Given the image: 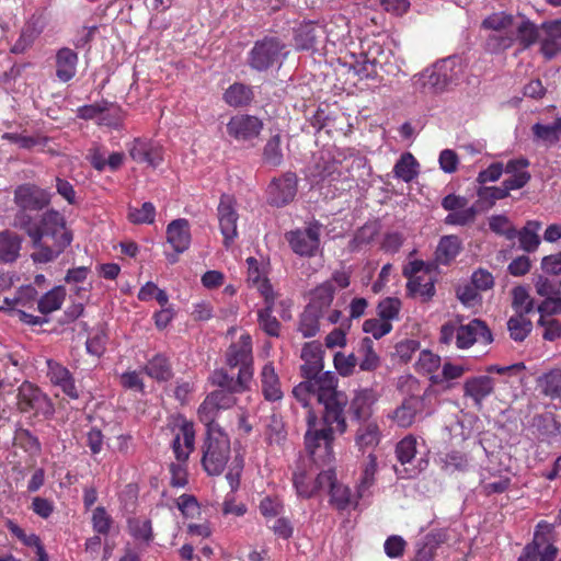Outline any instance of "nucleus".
Returning a JSON list of instances; mask_svg holds the SVG:
<instances>
[{
	"label": "nucleus",
	"instance_id": "nucleus-1",
	"mask_svg": "<svg viewBox=\"0 0 561 561\" xmlns=\"http://www.w3.org/2000/svg\"><path fill=\"white\" fill-rule=\"evenodd\" d=\"M14 202L20 207L15 226L25 230L35 251L31 257L35 263H48L57 259L72 242V233L66 228L64 216L56 210L43 214L35 222L25 213L41 210L50 202V195L35 185L24 184L14 191Z\"/></svg>",
	"mask_w": 561,
	"mask_h": 561
},
{
	"label": "nucleus",
	"instance_id": "nucleus-2",
	"mask_svg": "<svg viewBox=\"0 0 561 561\" xmlns=\"http://www.w3.org/2000/svg\"><path fill=\"white\" fill-rule=\"evenodd\" d=\"M339 379L332 371L311 376L293 389V394L304 408H308L312 399L323 405V416L327 424H335L339 433L346 428L344 409L347 403L346 394L337 390Z\"/></svg>",
	"mask_w": 561,
	"mask_h": 561
},
{
	"label": "nucleus",
	"instance_id": "nucleus-3",
	"mask_svg": "<svg viewBox=\"0 0 561 561\" xmlns=\"http://www.w3.org/2000/svg\"><path fill=\"white\" fill-rule=\"evenodd\" d=\"M462 72L460 59L445 58L432 67L412 77L411 82L415 91L422 93H437L444 91L449 84L456 82Z\"/></svg>",
	"mask_w": 561,
	"mask_h": 561
},
{
	"label": "nucleus",
	"instance_id": "nucleus-4",
	"mask_svg": "<svg viewBox=\"0 0 561 561\" xmlns=\"http://www.w3.org/2000/svg\"><path fill=\"white\" fill-rule=\"evenodd\" d=\"M308 430L305 434L306 450L316 463H329L333 459V433L337 432L335 424H327L324 416L318 420L309 410L307 413Z\"/></svg>",
	"mask_w": 561,
	"mask_h": 561
},
{
	"label": "nucleus",
	"instance_id": "nucleus-5",
	"mask_svg": "<svg viewBox=\"0 0 561 561\" xmlns=\"http://www.w3.org/2000/svg\"><path fill=\"white\" fill-rule=\"evenodd\" d=\"M439 341L447 345L455 341L457 348L467 350L474 343H492L493 335L486 323L480 319H472L466 324L450 321L442 325Z\"/></svg>",
	"mask_w": 561,
	"mask_h": 561
},
{
	"label": "nucleus",
	"instance_id": "nucleus-6",
	"mask_svg": "<svg viewBox=\"0 0 561 561\" xmlns=\"http://www.w3.org/2000/svg\"><path fill=\"white\" fill-rule=\"evenodd\" d=\"M202 466L209 476H219L230 456V439L221 427H211L203 444Z\"/></svg>",
	"mask_w": 561,
	"mask_h": 561
},
{
	"label": "nucleus",
	"instance_id": "nucleus-7",
	"mask_svg": "<svg viewBox=\"0 0 561 561\" xmlns=\"http://www.w3.org/2000/svg\"><path fill=\"white\" fill-rule=\"evenodd\" d=\"M515 18L506 12H494L488 15L481 23L484 30L494 33L486 38V48L491 53H499L513 46L515 43Z\"/></svg>",
	"mask_w": 561,
	"mask_h": 561
},
{
	"label": "nucleus",
	"instance_id": "nucleus-8",
	"mask_svg": "<svg viewBox=\"0 0 561 561\" xmlns=\"http://www.w3.org/2000/svg\"><path fill=\"white\" fill-rule=\"evenodd\" d=\"M552 530L550 524L538 523L533 541L525 546L517 561H554L558 548L552 539Z\"/></svg>",
	"mask_w": 561,
	"mask_h": 561
},
{
	"label": "nucleus",
	"instance_id": "nucleus-9",
	"mask_svg": "<svg viewBox=\"0 0 561 561\" xmlns=\"http://www.w3.org/2000/svg\"><path fill=\"white\" fill-rule=\"evenodd\" d=\"M433 394L434 390L430 387L422 396L405 398L402 403L389 414V417L400 427H410L417 415H431L434 412V407L431 403Z\"/></svg>",
	"mask_w": 561,
	"mask_h": 561
},
{
	"label": "nucleus",
	"instance_id": "nucleus-10",
	"mask_svg": "<svg viewBox=\"0 0 561 561\" xmlns=\"http://www.w3.org/2000/svg\"><path fill=\"white\" fill-rule=\"evenodd\" d=\"M322 225L314 220L305 229H297L286 234L291 250L300 256H313L320 245Z\"/></svg>",
	"mask_w": 561,
	"mask_h": 561
},
{
	"label": "nucleus",
	"instance_id": "nucleus-11",
	"mask_svg": "<svg viewBox=\"0 0 561 561\" xmlns=\"http://www.w3.org/2000/svg\"><path fill=\"white\" fill-rule=\"evenodd\" d=\"M18 407L24 413L33 411L45 416L54 413V407L47 396L28 381H24L18 389Z\"/></svg>",
	"mask_w": 561,
	"mask_h": 561
},
{
	"label": "nucleus",
	"instance_id": "nucleus-12",
	"mask_svg": "<svg viewBox=\"0 0 561 561\" xmlns=\"http://www.w3.org/2000/svg\"><path fill=\"white\" fill-rule=\"evenodd\" d=\"M220 232L225 247H229L238 237L237 222L239 215L236 209V201L232 196L224 194L217 207Z\"/></svg>",
	"mask_w": 561,
	"mask_h": 561
},
{
	"label": "nucleus",
	"instance_id": "nucleus-13",
	"mask_svg": "<svg viewBox=\"0 0 561 561\" xmlns=\"http://www.w3.org/2000/svg\"><path fill=\"white\" fill-rule=\"evenodd\" d=\"M262 129V121L248 114H237L227 124L228 135L237 141H251L261 134Z\"/></svg>",
	"mask_w": 561,
	"mask_h": 561
},
{
	"label": "nucleus",
	"instance_id": "nucleus-14",
	"mask_svg": "<svg viewBox=\"0 0 561 561\" xmlns=\"http://www.w3.org/2000/svg\"><path fill=\"white\" fill-rule=\"evenodd\" d=\"M297 193V176L287 172L274 179L267 187V201L271 205L282 207L294 199Z\"/></svg>",
	"mask_w": 561,
	"mask_h": 561
},
{
	"label": "nucleus",
	"instance_id": "nucleus-15",
	"mask_svg": "<svg viewBox=\"0 0 561 561\" xmlns=\"http://www.w3.org/2000/svg\"><path fill=\"white\" fill-rule=\"evenodd\" d=\"M282 53V46L278 41L265 38L257 42L250 51V66L253 69L263 71L278 61Z\"/></svg>",
	"mask_w": 561,
	"mask_h": 561
},
{
	"label": "nucleus",
	"instance_id": "nucleus-16",
	"mask_svg": "<svg viewBox=\"0 0 561 561\" xmlns=\"http://www.w3.org/2000/svg\"><path fill=\"white\" fill-rule=\"evenodd\" d=\"M260 294L265 301V307L257 312L260 328L270 336H278L280 323L272 314L278 295L273 290V287L268 286L266 283L261 284Z\"/></svg>",
	"mask_w": 561,
	"mask_h": 561
},
{
	"label": "nucleus",
	"instance_id": "nucleus-17",
	"mask_svg": "<svg viewBox=\"0 0 561 561\" xmlns=\"http://www.w3.org/2000/svg\"><path fill=\"white\" fill-rule=\"evenodd\" d=\"M495 388V380L488 375L467 378L463 382V396L472 400L474 407L481 409L483 401L489 398Z\"/></svg>",
	"mask_w": 561,
	"mask_h": 561
},
{
	"label": "nucleus",
	"instance_id": "nucleus-18",
	"mask_svg": "<svg viewBox=\"0 0 561 561\" xmlns=\"http://www.w3.org/2000/svg\"><path fill=\"white\" fill-rule=\"evenodd\" d=\"M377 400L378 396L373 389L356 390L348 408L352 419L356 422L373 420V407Z\"/></svg>",
	"mask_w": 561,
	"mask_h": 561
},
{
	"label": "nucleus",
	"instance_id": "nucleus-19",
	"mask_svg": "<svg viewBox=\"0 0 561 561\" xmlns=\"http://www.w3.org/2000/svg\"><path fill=\"white\" fill-rule=\"evenodd\" d=\"M518 184L519 183L514 182H502L500 186L480 185L477 188L476 208L478 210H488L492 208L497 201L508 197L511 191L518 186Z\"/></svg>",
	"mask_w": 561,
	"mask_h": 561
},
{
	"label": "nucleus",
	"instance_id": "nucleus-20",
	"mask_svg": "<svg viewBox=\"0 0 561 561\" xmlns=\"http://www.w3.org/2000/svg\"><path fill=\"white\" fill-rule=\"evenodd\" d=\"M195 446V430L191 422L184 421L180 426L179 434L172 442V449L176 462H187Z\"/></svg>",
	"mask_w": 561,
	"mask_h": 561
},
{
	"label": "nucleus",
	"instance_id": "nucleus-21",
	"mask_svg": "<svg viewBox=\"0 0 561 561\" xmlns=\"http://www.w3.org/2000/svg\"><path fill=\"white\" fill-rule=\"evenodd\" d=\"M133 160L157 168L162 162L161 147L147 140L135 139L129 148Z\"/></svg>",
	"mask_w": 561,
	"mask_h": 561
},
{
	"label": "nucleus",
	"instance_id": "nucleus-22",
	"mask_svg": "<svg viewBox=\"0 0 561 561\" xmlns=\"http://www.w3.org/2000/svg\"><path fill=\"white\" fill-rule=\"evenodd\" d=\"M48 377L53 385L59 387L70 399H78L79 391L70 371L54 360H47Z\"/></svg>",
	"mask_w": 561,
	"mask_h": 561
},
{
	"label": "nucleus",
	"instance_id": "nucleus-23",
	"mask_svg": "<svg viewBox=\"0 0 561 561\" xmlns=\"http://www.w3.org/2000/svg\"><path fill=\"white\" fill-rule=\"evenodd\" d=\"M168 243L176 253H183L191 244L190 222L184 218L171 221L167 227Z\"/></svg>",
	"mask_w": 561,
	"mask_h": 561
},
{
	"label": "nucleus",
	"instance_id": "nucleus-24",
	"mask_svg": "<svg viewBox=\"0 0 561 561\" xmlns=\"http://www.w3.org/2000/svg\"><path fill=\"white\" fill-rule=\"evenodd\" d=\"M543 37L540 50L547 59L553 58L561 50V20L541 24Z\"/></svg>",
	"mask_w": 561,
	"mask_h": 561
},
{
	"label": "nucleus",
	"instance_id": "nucleus-25",
	"mask_svg": "<svg viewBox=\"0 0 561 561\" xmlns=\"http://www.w3.org/2000/svg\"><path fill=\"white\" fill-rule=\"evenodd\" d=\"M262 393L267 401H277L283 398L282 382L273 363H266L261 370Z\"/></svg>",
	"mask_w": 561,
	"mask_h": 561
},
{
	"label": "nucleus",
	"instance_id": "nucleus-26",
	"mask_svg": "<svg viewBox=\"0 0 561 561\" xmlns=\"http://www.w3.org/2000/svg\"><path fill=\"white\" fill-rule=\"evenodd\" d=\"M355 444L360 450L375 448L381 439V432L375 420L357 422Z\"/></svg>",
	"mask_w": 561,
	"mask_h": 561
},
{
	"label": "nucleus",
	"instance_id": "nucleus-27",
	"mask_svg": "<svg viewBox=\"0 0 561 561\" xmlns=\"http://www.w3.org/2000/svg\"><path fill=\"white\" fill-rule=\"evenodd\" d=\"M227 364L230 367L252 364V340L249 334L240 336L237 343L230 345L227 351Z\"/></svg>",
	"mask_w": 561,
	"mask_h": 561
},
{
	"label": "nucleus",
	"instance_id": "nucleus-28",
	"mask_svg": "<svg viewBox=\"0 0 561 561\" xmlns=\"http://www.w3.org/2000/svg\"><path fill=\"white\" fill-rule=\"evenodd\" d=\"M324 35L321 24L307 22L301 24L295 33V45L298 49H313L318 41Z\"/></svg>",
	"mask_w": 561,
	"mask_h": 561
},
{
	"label": "nucleus",
	"instance_id": "nucleus-29",
	"mask_svg": "<svg viewBox=\"0 0 561 561\" xmlns=\"http://www.w3.org/2000/svg\"><path fill=\"white\" fill-rule=\"evenodd\" d=\"M78 54L68 47L56 53V76L61 82L70 81L77 72Z\"/></svg>",
	"mask_w": 561,
	"mask_h": 561
},
{
	"label": "nucleus",
	"instance_id": "nucleus-30",
	"mask_svg": "<svg viewBox=\"0 0 561 561\" xmlns=\"http://www.w3.org/2000/svg\"><path fill=\"white\" fill-rule=\"evenodd\" d=\"M301 374L307 379L311 376L320 374L322 368V351L321 346L316 342L306 343L301 350Z\"/></svg>",
	"mask_w": 561,
	"mask_h": 561
},
{
	"label": "nucleus",
	"instance_id": "nucleus-31",
	"mask_svg": "<svg viewBox=\"0 0 561 561\" xmlns=\"http://www.w3.org/2000/svg\"><path fill=\"white\" fill-rule=\"evenodd\" d=\"M377 457L369 454L363 465L360 477L356 484L357 497L366 499L371 495V488L376 482Z\"/></svg>",
	"mask_w": 561,
	"mask_h": 561
},
{
	"label": "nucleus",
	"instance_id": "nucleus-32",
	"mask_svg": "<svg viewBox=\"0 0 561 561\" xmlns=\"http://www.w3.org/2000/svg\"><path fill=\"white\" fill-rule=\"evenodd\" d=\"M541 229V222L538 220H528L526 225L517 230V236L519 241V248L527 252H535L540 245V237L539 231Z\"/></svg>",
	"mask_w": 561,
	"mask_h": 561
},
{
	"label": "nucleus",
	"instance_id": "nucleus-33",
	"mask_svg": "<svg viewBox=\"0 0 561 561\" xmlns=\"http://www.w3.org/2000/svg\"><path fill=\"white\" fill-rule=\"evenodd\" d=\"M460 250L461 241L457 236H444L437 244L435 261L438 264L447 265L459 254Z\"/></svg>",
	"mask_w": 561,
	"mask_h": 561
},
{
	"label": "nucleus",
	"instance_id": "nucleus-34",
	"mask_svg": "<svg viewBox=\"0 0 561 561\" xmlns=\"http://www.w3.org/2000/svg\"><path fill=\"white\" fill-rule=\"evenodd\" d=\"M334 298V287L331 282H324L310 293L308 308L323 314L329 309Z\"/></svg>",
	"mask_w": 561,
	"mask_h": 561
},
{
	"label": "nucleus",
	"instance_id": "nucleus-35",
	"mask_svg": "<svg viewBox=\"0 0 561 561\" xmlns=\"http://www.w3.org/2000/svg\"><path fill=\"white\" fill-rule=\"evenodd\" d=\"M22 239L13 231L0 232V261L4 263L14 262L20 254Z\"/></svg>",
	"mask_w": 561,
	"mask_h": 561
},
{
	"label": "nucleus",
	"instance_id": "nucleus-36",
	"mask_svg": "<svg viewBox=\"0 0 561 561\" xmlns=\"http://www.w3.org/2000/svg\"><path fill=\"white\" fill-rule=\"evenodd\" d=\"M37 291L32 285L21 286L13 298L5 297L3 310H21L20 308H32L36 301Z\"/></svg>",
	"mask_w": 561,
	"mask_h": 561
},
{
	"label": "nucleus",
	"instance_id": "nucleus-37",
	"mask_svg": "<svg viewBox=\"0 0 561 561\" xmlns=\"http://www.w3.org/2000/svg\"><path fill=\"white\" fill-rule=\"evenodd\" d=\"M529 162L527 159L518 158L512 159L504 165V172L510 176L503 182L519 183L513 191L523 188L530 180V174L527 171Z\"/></svg>",
	"mask_w": 561,
	"mask_h": 561
},
{
	"label": "nucleus",
	"instance_id": "nucleus-38",
	"mask_svg": "<svg viewBox=\"0 0 561 561\" xmlns=\"http://www.w3.org/2000/svg\"><path fill=\"white\" fill-rule=\"evenodd\" d=\"M330 504L339 511H344L350 507H356L359 497L357 493L353 495L351 489L347 485L340 483L337 480L329 492Z\"/></svg>",
	"mask_w": 561,
	"mask_h": 561
},
{
	"label": "nucleus",
	"instance_id": "nucleus-39",
	"mask_svg": "<svg viewBox=\"0 0 561 561\" xmlns=\"http://www.w3.org/2000/svg\"><path fill=\"white\" fill-rule=\"evenodd\" d=\"M254 98L251 87L240 82L231 84L224 93L225 102L233 107H242L249 105Z\"/></svg>",
	"mask_w": 561,
	"mask_h": 561
},
{
	"label": "nucleus",
	"instance_id": "nucleus-40",
	"mask_svg": "<svg viewBox=\"0 0 561 561\" xmlns=\"http://www.w3.org/2000/svg\"><path fill=\"white\" fill-rule=\"evenodd\" d=\"M43 31L42 25H39L36 21H30L27 22L14 43V45L11 48V51L14 54H23L36 41V38L41 35Z\"/></svg>",
	"mask_w": 561,
	"mask_h": 561
},
{
	"label": "nucleus",
	"instance_id": "nucleus-41",
	"mask_svg": "<svg viewBox=\"0 0 561 561\" xmlns=\"http://www.w3.org/2000/svg\"><path fill=\"white\" fill-rule=\"evenodd\" d=\"M66 299L64 286H55L37 300V309L42 314H49L59 310Z\"/></svg>",
	"mask_w": 561,
	"mask_h": 561
},
{
	"label": "nucleus",
	"instance_id": "nucleus-42",
	"mask_svg": "<svg viewBox=\"0 0 561 561\" xmlns=\"http://www.w3.org/2000/svg\"><path fill=\"white\" fill-rule=\"evenodd\" d=\"M513 30L515 42L518 41L524 49L529 48L539 39V28L525 16L519 23H515Z\"/></svg>",
	"mask_w": 561,
	"mask_h": 561
},
{
	"label": "nucleus",
	"instance_id": "nucleus-43",
	"mask_svg": "<svg viewBox=\"0 0 561 561\" xmlns=\"http://www.w3.org/2000/svg\"><path fill=\"white\" fill-rule=\"evenodd\" d=\"M396 178L405 183L413 181L419 174V162L412 153L405 152L397 161L393 168Z\"/></svg>",
	"mask_w": 561,
	"mask_h": 561
},
{
	"label": "nucleus",
	"instance_id": "nucleus-44",
	"mask_svg": "<svg viewBox=\"0 0 561 561\" xmlns=\"http://www.w3.org/2000/svg\"><path fill=\"white\" fill-rule=\"evenodd\" d=\"M145 371L149 377L158 381H167L172 377L169 359L161 354L156 355L147 363Z\"/></svg>",
	"mask_w": 561,
	"mask_h": 561
},
{
	"label": "nucleus",
	"instance_id": "nucleus-45",
	"mask_svg": "<svg viewBox=\"0 0 561 561\" xmlns=\"http://www.w3.org/2000/svg\"><path fill=\"white\" fill-rule=\"evenodd\" d=\"M510 336L515 342H523L531 332L533 323L523 314H514L507 321Z\"/></svg>",
	"mask_w": 561,
	"mask_h": 561
},
{
	"label": "nucleus",
	"instance_id": "nucleus-46",
	"mask_svg": "<svg viewBox=\"0 0 561 561\" xmlns=\"http://www.w3.org/2000/svg\"><path fill=\"white\" fill-rule=\"evenodd\" d=\"M327 39L332 44L342 42L348 35V26L345 16L339 14L330 22L322 25Z\"/></svg>",
	"mask_w": 561,
	"mask_h": 561
},
{
	"label": "nucleus",
	"instance_id": "nucleus-47",
	"mask_svg": "<svg viewBox=\"0 0 561 561\" xmlns=\"http://www.w3.org/2000/svg\"><path fill=\"white\" fill-rule=\"evenodd\" d=\"M220 411L221 409L218 407L217 402H215V400L211 398L209 393L202 402L197 411L198 419L202 423L205 424L207 432L211 427H220L215 422Z\"/></svg>",
	"mask_w": 561,
	"mask_h": 561
},
{
	"label": "nucleus",
	"instance_id": "nucleus-48",
	"mask_svg": "<svg viewBox=\"0 0 561 561\" xmlns=\"http://www.w3.org/2000/svg\"><path fill=\"white\" fill-rule=\"evenodd\" d=\"M533 131L536 138L553 144L561 137V117L556 118L551 124H535Z\"/></svg>",
	"mask_w": 561,
	"mask_h": 561
},
{
	"label": "nucleus",
	"instance_id": "nucleus-49",
	"mask_svg": "<svg viewBox=\"0 0 561 561\" xmlns=\"http://www.w3.org/2000/svg\"><path fill=\"white\" fill-rule=\"evenodd\" d=\"M512 307L515 314L528 316L534 311V300L530 298L527 289L523 286H517L512 291Z\"/></svg>",
	"mask_w": 561,
	"mask_h": 561
},
{
	"label": "nucleus",
	"instance_id": "nucleus-50",
	"mask_svg": "<svg viewBox=\"0 0 561 561\" xmlns=\"http://www.w3.org/2000/svg\"><path fill=\"white\" fill-rule=\"evenodd\" d=\"M322 316L323 314L312 310L311 308L306 307L300 316L298 325V331L304 337H312L318 333L320 329L319 319Z\"/></svg>",
	"mask_w": 561,
	"mask_h": 561
},
{
	"label": "nucleus",
	"instance_id": "nucleus-51",
	"mask_svg": "<svg viewBox=\"0 0 561 561\" xmlns=\"http://www.w3.org/2000/svg\"><path fill=\"white\" fill-rule=\"evenodd\" d=\"M467 371H469L468 366L445 362L442 365V371L438 375H432L430 380L433 385H442L460 378Z\"/></svg>",
	"mask_w": 561,
	"mask_h": 561
},
{
	"label": "nucleus",
	"instance_id": "nucleus-52",
	"mask_svg": "<svg viewBox=\"0 0 561 561\" xmlns=\"http://www.w3.org/2000/svg\"><path fill=\"white\" fill-rule=\"evenodd\" d=\"M407 291L410 296H420L423 301H428L435 295V285L433 279L424 282L422 277L411 279L407 283Z\"/></svg>",
	"mask_w": 561,
	"mask_h": 561
},
{
	"label": "nucleus",
	"instance_id": "nucleus-53",
	"mask_svg": "<svg viewBox=\"0 0 561 561\" xmlns=\"http://www.w3.org/2000/svg\"><path fill=\"white\" fill-rule=\"evenodd\" d=\"M440 366V357L427 350H424L420 353L415 363L416 370L419 373L430 375V377L432 375H438L437 371Z\"/></svg>",
	"mask_w": 561,
	"mask_h": 561
},
{
	"label": "nucleus",
	"instance_id": "nucleus-54",
	"mask_svg": "<svg viewBox=\"0 0 561 561\" xmlns=\"http://www.w3.org/2000/svg\"><path fill=\"white\" fill-rule=\"evenodd\" d=\"M416 438L408 435L396 446V455L402 466L411 465L416 455Z\"/></svg>",
	"mask_w": 561,
	"mask_h": 561
},
{
	"label": "nucleus",
	"instance_id": "nucleus-55",
	"mask_svg": "<svg viewBox=\"0 0 561 561\" xmlns=\"http://www.w3.org/2000/svg\"><path fill=\"white\" fill-rule=\"evenodd\" d=\"M490 229L507 240H514L517 236V229L505 215H494L489 218Z\"/></svg>",
	"mask_w": 561,
	"mask_h": 561
},
{
	"label": "nucleus",
	"instance_id": "nucleus-56",
	"mask_svg": "<svg viewBox=\"0 0 561 561\" xmlns=\"http://www.w3.org/2000/svg\"><path fill=\"white\" fill-rule=\"evenodd\" d=\"M401 310V301L398 298L387 297L382 299L377 307V313L380 319L391 323L393 320L399 319Z\"/></svg>",
	"mask_w": 561,
	"mask_h": 561
},
{
	"label": "nucleus",
	"instance_id": "nucleus-57",
	"mask_svg": "<svg viewBox=\"0 0 561 561\" xmlns=\"http://www.w3.org/2000/svg\"><path fill=\"white\" fill-rule=\"evenodd\" d=\"M128 530L137 540L149 542L152 539V527L149 519L130 518L128 520Z\"/></svg>",
	"mask_w": 561,
	"mask_h": 561
},
{
	"label": "nucleus",
	"instance_id": "nucleus-58",
	"mask_svg": "<svg viewBox=\"0 0 561 561\" xmlns=\"http://www.w3.org/2000/svg\"><path fill=\"white\" fill-rule=\"evenodd\" d=\"M376 58H369L367 54L350 65V69L359 77V79L371 78L376 75Z\"/></svg>",
	"mask_w": 561,
	"mask_h": 561
},
{
	"label": "nucleus",
	"instance_id": "nucleus-59",
	"mask_svg": "<svg viewBox=\"0 0 561 561\" xmlns=\"http://www.w3.org/2000/svg\"><path fill=\"white\" fill-rule=\"evenodd\" d=\"M263 160L266 164L278 167L283 161V152L280 149V137L273 136L265 145Z\"/></svg>",
	"mask_w": 561,
	"mask_h": 561
},
{
	"label": "nucleus",
	"instance_id": "nucleus-60",
	"mask_svg": "<svg viewBox=\"0 0 561 561\" xmlns=\"http://www.w3.org/2000/svg\"><path fill=\"white\" fill-rule=\"evenodd\" d=\"M124 114L118 106L103 103L102 114L99 117V125L118 128L122 125Z\"/></svg>",
	"mask_w": 561,
	"mask_h": 561
},
{
	"label": "nucleus",
	"instance_id": "nucleus-61",
	"mask_svg": "<svg viewBox=\"0 0 561 561\" xmlns=\"http://www.w3.org/2000/svg\"><path fill=\"white\" fill-rule=\"evenodd\" d=\"M156 217V207L152 203L146 202L140 208H131L128 218L133 224H152Z\"/></svg>",
	"mask_w": 561,
	"mask_h": 561
},
{
	"label": "nucleus",
	"instance_id": "nucleus-62",
	"mask_svg": "<svg viewBox=\"0 0 561 561\" xmlns=\"http://www.w3.org/2000/svg\"><path fill=\"white\" fill-rule=\"evenodd\" d=\"M478 209L476 206L465 207L460 210L449 213L445 217V224L449 226H466L476 219Z\"/></svg>",
	"mask_w": 561,
	"mask_h": 561
},
{
	"label": "nucleus",
	"instance_id": "nucleus-63",
	"mask_svg": "<svg viewBox=\"0 0 561 561\" xmlns=\"http://www.w3.org/2000/svg\"><path fill=\"white\" fill-rule=\"evenodd\" d=\"M540 383L545 394L551 398H558L561 396V370H553L546 374L541 379Z\"/></svg>",
	"mask_w": 561,
	"mask_h": 561
},
{
	"label": "nucleus",
	"instance_id": "nucleus-64",
	"mask_svg": "<svg viewBox=\"0 0 561 561\" xmlns=\"http://www.w3.org/2000/svg\"><path fill=\"white\" fill-rule=\"evenodd\" d=\"M293 482L299 496L309 499L317 494L313 480L305 472H295Z\"/></svg>",
	"mask_w": 561,
	"mask_h": 561
}]
</instances>
